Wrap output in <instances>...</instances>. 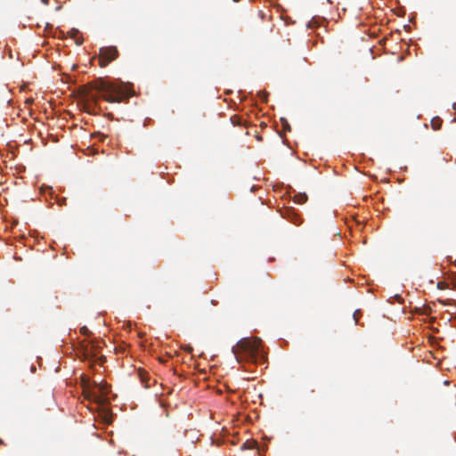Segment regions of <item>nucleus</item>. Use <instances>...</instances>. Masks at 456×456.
Wrapping results in <instances>:
<instances>
[{
  "instance_id": "1",
  "label": "nucleus",
  "mask_w": 456,
  "mask_h": 456,
  "mask_svg": "<svg viewBox=\"0 0 456 456\" xmlns=\"http://www.w3.org/2000/svg\"><path fill=\"white\" fill-rule=\"evenodd\" d=\"M262 340L257 338H243L239 340L232 351L238 362H256L260 354Z\"/></svg>"
},
{
  "instance_id": "2",
  "label": "nucleus",
  "mask_w": 456,
  "mask_h": 456,
  "mask_svg": "<svg viewBox=\"0 0 456 456\" xmlns=\"http://www.w3.org/2000/svg\"><path fill=\"white\" fill-rule=\"evenodd\" d=\"M100 97L109 102H120L127 97L126 89L122 85L100 79L93 86Z\"/></svg>"
},
{
  "instance_id": "3",
  "label": "nucleus",
  "mask_w": 456,
  "mask_h": 456,
  "mask_svg": "<svg viewBox=\"0 0 456 456\" xmlns=\"http://www.w3.org/2000/svg\"><path fill=\"white\" fill-rule=\"evenodd\" d=\"M118 57V51L115 46L102 47L99 53V65L104 68Z\"/></svg>"
},
{
  "instance_id": "4",
  "label": "nucleus",
  "mask_w": 456,
  "mask_h": 456,
  "mask_svg": "<svg viewBox=\"0 0 456 456\" xmlns=\"http://www.w3.org/2000/svg\"><path fill=\"white\" fill-rule=\"evenodd\" d=\"M110 392V386L105 382L100 381L99 387L97 388V404H105L108 402V395Z\"/></svg>"
},
{
  "instance_id": "5",
  "label": "nucleus",
  "mask_w": 456,
  "mask_h": 456,
  "mask_svg": "<svg viewBox=\"0 0 456 456\" xmlns=\"http://www.w3.org/2000/svg\"><path fill=\"white\" fill-rule=\"evenodd\" d=\"M82 387L85 398L97 403V393L91 387L89 379H83Z\"/></svg>"
},
{
  "instance_id": "6",
  "label": "nucleus",
  "mask_w": 456,
  "mask_h": 456,
  "mask_svg": "<svg viewBox=\"0 0 456 456\" xmlns=\"http://www.w3.org/2000/svg\"><path fill=\"white\" fill-rule=\"evenodd\" d=\"M281 215L284 218H287L290 223L296 225L302 224L301 216L297 215L292 208L286 209Z\"/></svg>"
},
{
  "instance_id": "7",
  "label": "nucleus",
  "mask_w": 456,
  "mask_h": 456,
  "mask_svg": "<svg viewBox=\"0 0 456 456\" xmlns=\"http://www.w3.org/2000/svg\"><path fill=\"white\" fill-rule=\"evenodd\" d=\"M69 36L75 39V43L77 45H81L83 44V37L81 36H79V31L76 28H72L69 32Z\"/></svg>"
},
{
  "instance_id": "8",
  "label": "nucleus",
  "mask_w": 456,
  "mask_h": 456,
  "mask_svg": "<svg viewBox=\"0 0 456 456\" xmlns=\"http://www.w3.org/2000/svg\"><path fill=\"white\" fill-rule=\"evenodd\" d=\"M307 199H308V197L305 193H298V194L295 195L294 201L298 204H304L307 201Z\"/></svg>"
},
{
  "instance_id": "9",
  "label": "nucleus",
  "mask_w": 456,
  "mask_h": 456,
  "mask_svg": "<svg viewBox=\"0 0 456 456\" xmlns=\"http://www.w3.org/2000/svg\"><path fill=\"white\" fill-rule=\"evenodd\" d=\"M442 125V120L440 118H435L431 121V126L434 130L440 129Z\"/></svg>"
},
{
  "instance_id": "10",
  "label": "nucleus",
  "mask_w": 456,
  "mask_h": 456,
  "mask_svg": "<svg viewBox=\"0 0 456 456\" xmlns=\"http://www.w3.org/2000/svg\"><path fill=\"white\" fill-rule=\"evenodd\" d=\"M282 122V126L284 131H290V126L289 125L288 121L285 118L281 119Z\"/></svg>"
},
{
  "instance_id": "11",
  "label": "nucleus",
  "mask_w": 456,
  "mask_h": 456,
  "mask_svg": "<svg viewBox=\"0 0 456 456\" xmlns=\"http://www.w3.org/2000/svg\"><path fill=\"white\" fill-rule=\"evenodd\" d=\"M231 119L233 124L240 125V122H238L239 118L237 117H232Z\"/></svg>"
},
{
  "instance_id": "12",
  "label": "nucleus",
  "mask_w": 456,
  "mask_h": 456,
  "mask_svg": "<svg viewBox=\"0 0 456 456\" xmlns=\"http://www.w3.org/2000/svg\"><path fill=\"white\" fill-rule=\"evenodd\" d=\"M231 119L233 124L240 125V122H238L239 118L237 117H232Z\"/></svg>"
},
{
  "instance_id": "13",
  "label": "nucleus",
  "mask_w": 456,
  "mask_h": 456,
  "mask_svg": "<svg viewBox=\"0 0 456 456\" xmlns=\"http://www.w3.org/2000/svg\"><path fill=\"white\" fill-rule=\"evenodd\" d=\"M81 333L83 334H87L88 333V329L86 327H82L81 328Z\"/></svg>"
},
{
  "instance_id": "14",
  "label": "nucleus",
  "mask_w": 456,
  "mask_h": 456,
  "mask_svg": "<svg viewBox=\"0 0 456 456\" xmlns=\"http://www.w3.org/2000/svg\"><path fill=\"white\" fill-rule=\"evenodd\" d=\"M99 383L100 382H98L96 380H94V382H93V388H98L99 387Z\"/></svg>"
},
{
  "instance_id": "15",
  "label": "nucleus",
  "mask_w": 456,
  "mask_h": 456,
  "mask_svg": "<svg viewBox=\"0 0 456 456\" xmlns=\"http://www.w3.org/2000/svg\"><path fill=\"white\" fill-rule=\"evenodd\" d=\"M358 314H359V311H356L354 314V318L356 323L358 322V319H357L358 318V315H357Z\"/></svg>"
},
{
  "instance_id": "16",
  "label": "nucleus",
  "mask_w": 456,
  "mask_h": 456,
  "mask_svg": "<svg viewBox=\"0 0 456 456\" xmlns=\"http://www.w3.org/2000/svg\"><path fill=\"white\" fill-rule=\"evenodd\" d=\"M94 136H100L101 140H103V138L105 137V135L102 134L101 133L94 134Z\"/></svg>"
},
{
  "instance_id": "17",
  "label": "nucleus",
  "mask_w": 456,
  "mask_h": 456,
  "mask_svg": "<svg viewBox=\"0 0 456 456\" xmlns=\"http://www.w3.org/2000/svg\"><path fill=\"white\" fill-rule=\"evenodd\" d=\"M45 4H48L49 0H41Z\"/></svg>"
},
{
  "instance_id": "18",
  "label": "nucleus",
  "mask_w": 456,
  "mask_h": 456,
  "mask_svg": "<svg viewBox=\"0 0 456 456\" xmlns=\"http://www.w3.org/2000/svg\"><path fill=\"white\" fill-rule=\"evenodd\" d=\"M449 384H450V381H449V380H445V381H444V385H446V386H447V385H449Z\"/></svg>"
},
{
  "instance_id": "19",
  "label": "nucleus",
  "mask_w": 456,
  "mask_h": 456,
  "mask_svg": "<svg viewBox=\"0 0 456 456\" xmlns=\"http://www.w3.org/2000/svg\"><path fill=\"white\" fill-rule=\"evenodd\" d=\"M91 97H92V99H93L94 101H96V97H95V96L92 95Z\"/></svg>"
}]
</instances>
